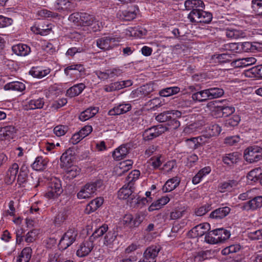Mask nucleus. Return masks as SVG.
Instances as JSON below:
<instances>
[{
	"mask_svg": "<svg viewBox=\"0 0 262 262\" xmlns=\"http://www.w3.org/2000/svg\"><path fill=\"white\" fill-rule=\"evenodd\" d=\"M262 177L261 169L257 168L251 170L247 174V178L249 180L255 182L258 180L261 181Z\"/></svg>",
	"mask_w": 262,
	"mask_h": 262,
	"instance_id": "49530a36",
	"label": "nucleus"
},
{
	"mask_svg": "<svg viewBox=\"0 0 262 262\" xmlns=\"http://www.w3.org/2000/svg\"><path fill=\"white\" fill-rule=\"evenodd\" d=\"M215 232H216V235H217L219 237L220 243L225 241L230 236V232L223 228L216 229Z\"/></svg>",
	"mask_w": 262,
	"mask_h": 262,
	"instance_id": "864d4df0",
	"label": "nucleus"
},
{
	"mask_svg": "<svg viewBox=\"0 0 262 262\" xmlns=\"http://www.w3.org/2000/svg\"><path fill=\"white\" fill-rule=\"evenodd\" d=\"M74 160V151L71 148L68 149L60 157V167L67 168L72 164Z\"/></svg>",
	"mask_w": 262,
	"mask_h": 262,
	"instance_id": "f3484780",
	"label": "nucleus"
},
{
	"mask_svg": "<svg viewBox=\"0 0 262 262\" xmlns=\"http://www.w3.org/2000/svg\"><path fill=\"white\" fill-rule=\"evenodd\" d=\"M202 124L200 122H194L187 126L184 128L183 133L186 135H190L194 134L201 129Z\"/></svg>",
	"mask_w": 262,
	"mask_h": 262,
	"instance_id": "79ce46f5",
	"label": "nucleus"
},
{
	"mask_svg": "<svg viewBox=\"0 0 262 262\" xmlns=\"http://www.w3.org/2000/svg\"><path fill=\"white\" fill-rule=\"evenodd\" d=\"M118 41L113 36H104L97 39L96 45L103 51L110 50L115 47L116 42Z\"/></svg>",
	"mask_w": 262,
	"mask_h": 262,
	"instance_id": "9b49d317",
	"label": "nucleus"
},
{
	"mask_svg": "<svg viewBox=\"0 0 262 262\" xmlns=\"http://www.w3.org/2000/svg\"><path fill=\"white\" fill-rule=\"evenodd\" d=\"M245 159L250 163L256 162L262 159V147L254 145L244 151Z\"/></svg>",
	"mask_w": 262,
	"mask_h": 262,
	"instance_id": "0eeeda50",
	"label": "nucleus"
},
{
	"mask_svg": "<svg viewBox=\"0 0 262 262\" xmlns=\"http://www.w3.org/2000/svg\"><path fill=\"white\" fill-rule=\"evenodd\" d=\"M216 101H211L206 105V107L212 113H216L214 114L216 117H228L235 112V108L232 106H216Z\"/></svg>",
	"mask_w": 262,
	"mask_h": 262,
	"instance_id": "39448f33",
	"label": "nucleus"
},
{
	"mask_svg": "<svg viewBox=\"0 0 262 262\" xmlns=\"http://www.w3.org/2000/svg\"><path fill=\"white\" fill-rule=\"evenodd\" d=\"M239 155L237 152H232L225 154L222 157V161L224 164L231 166L238 162Z\"/></svg>",
	"mask_w": 262,
	"mask_h": 262,
	"instance_id": "c756f323",
	"label": "nucleus"
},
{
	"mask_svg": "<svg viewBox=\"0 0 262 262\" xmlns=\"http://www.w3.org/2000/svg\"><path fill=\"white\" fill-rule=\"evenodd\" d=\"M180 91V88L178 86H172L161 90L159 93L160 96L162 97H169L170 96L178 94Z\"/></svg>",
	"mask_w": 262,
	"mask_h": 262,
	"instance_id": "a18cd8bd",
	"label": "nucleus"
},
{
	"mask_svg": "<svg viewBox=\"0 0 262 262\" xmlns=\"http://www.w3.org/2000/svg\"><path fill=\"white\" fill-rule=\"evenodd\" d=\"M103 202V199L102 198H97L91 201L86 206L85 213L90 214L96 211L100 206L102 205Z\"/></svg>",
	"mask_w": 262,
	"mask_h": 262,
	"instance_id": "a878e982",
	"label": "nucleus"
},
{
	"mask_svg": "<svg viewBox=\"0 0 262 262\" xmlns=\"http://www.w3.org/2000/svg\"><path fill=\"white\" fill-rule=\"evenodd\" d=\"M180 179L177 177H173L168 180L163 187V191L165 192H170L176 188L180 184Z\"/></svg>",
	"mask_w": 262,
	"mask_h": 262,
	"instance_id": "bb28decb",
	"label": "nucleus"
},
{
	"mask_svg": "<svg viewBox=\"0 0 262 262\" xmlns=\"http://www.w3.org/2000/svg\"><path fill=\"white\" fill-rule=\"evenodd\" d=\"M49 160L42 156L37 157L32 164V168L37 171H42L47 167Z\"/></svg>",
	"mask_w": 262,
	"mask_h": 262,
	"instance_id": "4be33fe9",
	"label": "nucleus"
},
{
	"mask_svg": "<svg viewBox=\"0 0 262 262\" xmlns=\"http://www.w3.org/2000/svg\"><path fill=\"white\" fill-rule=\"evenodd\" d=\"M153 91L152 85L150 84H147L132 91L130 94V97L132 98H142L148 96Z\"/></svg>",
	"mask_w": 262,
	"mask_h": 262,
	"instance_id": "4468645a",
	"label": "nucleus"
},
{
	"mask_svg": "<svg viewBox=\"0 0 262 262\" xmlns=\"http://www.w3.org/2000/svg\"><path fill=\"white\" fill-rule=\"evenodd\" d=\"M37 15L38 16V18L49 17L56 18L58 16V14L57 13L45 9L38 11Z\"/></svg>",
	"mask_w": 262,
	"mask_h": 262,
	"instance_id": "603ef678",
	"label": "nucleus"
},
{
	"mask_svg": "<svg viewBox=\"0 0 262 262\" xmlns=\"http://www.w3.org/2000/svg\"><path fill=\"white\" fill-rule=\"evenodd\" d=\"M133 192V186L129 187L128 184L127 185H124L118 192V196L120 199H126L128 197L131 196Z\"/></svg>",
	"mask_w": 262,
	"mask_h": 262,
	"instance_id": "58836bf2",
	"label": "nucleus"
},
{
	"mask_svg": "<svg viewBox=\"0 0 262 262\" xmlns=\"http://www.w3.org/2000/svg\"><path fill=\"white\" fill-rule=\"evenodd\" d=\"M226 35L227 37L231 39L244 38L246 36L245 33L243 31L233 29H226Z\"/></svg>",
	"mask_w": 262,
	"mask_h": 262,
	"instance_id": "37998d69",
	"label": "nucleus"
},
{
	"mask_svg": "<svg viewBox=\"0 0 262 262\" xmlns=\"http://www.w3.org/2000/svg\"><path fill=\"white\" fill-rule=\"evenodd\" d=\"M32 250L30 247L24 248L19 255L17 262H29L32 256Z\"/></svg>",
	"mask_w": 262,
	"mask_h": 262,
	"instance_id": "a19ab883",
	"label": "nucleus"
},
{
	"mask_svg": "<svg viewBox=\"0 0 262 262\" xmlns=\"http://www.w3.org/2000/svg\"><path fill=\"white\" fill-rule=\"evenodd\" d=\"M14 53L18 56H26L31 52V48L26 44L19 43L12 48Z\"/></svg>",
	"mask_w": 262,
	"mask_h": 262,
	"instance_id": "393cba45",
	"label": "nucleus"
},
{
	"mask_svg": "<svg viewBox=\"0 0 262 262\" xmlns=\"http://www.w3.org/2000/svg\"><path fill=\"white\" fill-rule=\"evenodd\" d=\"M256 59L254 57H246L234 60L235 64L237 67L244 68L254 64Z\"/></svg>",
	"mask_w": 262,
	"mask_h": 262,
	"instance_id": "c9c22d12",
	"label": "nucleus"
},
{
	"mask_svg": "<svg viewBox=\"0 0 262 262\" xmlns=\"http://www.w3.org/2000/svg\"><path fill=\"white\" fill-rule=\"evenodd\" d=\"M64 73L75 81L85 74V69L81 64H73L67 67L64 70Z\"/></svg>",
	"mask_w": 262,
	"mask_h": 262,
	"instance_id": "6e6552de",
	"label": "nucleus"
},
{
	"mask_svg": "<svg viewBox=\"0 0 262 262\" xmlns=\"http://www.w3.org/2000/svg\"><path fill=\"white\" fill-rule=\"evenodd\" d=\"M103 183L101 180L88 183L83 186L77 194L79 199H86L93 197L96 194L97 191L102 186Z\"/></svg>",
	"mask_w": 262,
	"mask_h": 262,
	"instance_id": "f257e3e1",
	"label": "nucleus"
},
{
	"mask_svg": "<svg viewBox=\"0 0 262 262\" xmlns=\"http://www.w3.org/2000/svg\"><path fill=\"white\" fill-rule=\"evenodd\" d=\"M214 59H217V62L220 63L234 61V54L227 52L226 53L216 54L214 55Z\"/></svg>",
	"mask_w": 262,
	"mask_h": 262,
	"instance_id": "e433bc0d",
	"label": "nucleus"
},
{
	"mask_svg": "<svg viewBox=\"0 0 262 262\" xmlns=\"http://www.w3.org/2000/svg\"><path fill=\"white\" fill-rule=\"evenodd\" d=\"M86 86L84 83H79L68 89L66 92L67 96L72 98L80 95Z\"/></svg>",
	"mask_w": 262,
	"mask_h": 262,
	"instance_id": "b1692460",
	"label": "nucleus"
},
{
	"mask_svg": "<svg viewBox=\"0 0 262 262\" xmlns=\"http://www.w3.org/2000/svg\"><path fill=\"white\" fill-rule=\"evenodd\" d=\"M185 210L182 208L174 209L170 214L171 220H177L182 217L184 214Z\"/></svg>",
	"mask_w": 262,
	"mask_h": 262,
	"instance_id": "680f3d73",
	"label": "nucleus"
},
{
	"mask_svg": "<svg viewBox=\"0 0 262 262\" xmlns=\"http://www.w3.org/2000/svg\"><path fill=\"white\" fill-rule=\"evenodd\" d=\"M205 4L202 0H186L184 2L185 10L191 11L205 8Z\"/></svg>",
	"mask_w": 262,
	"mask_h": 262,
	"instance_id": "412c9836",
	"label": "nucleus"
},
{
	"mask_svg": "<svg viewBox=\"0 0 262 262\" xmlns=\"http://www.w3.org/2000/svg\"><path fill=\"white\" fill-rule=\"evenodd\" d=\"M133 162L132 160H125L120 162L116 168V170L118 175H121L123 173L127 171L132 168Z\"/></svg>",
	"mask_w": 262,
	"mask_h": 262,
	"instance_id": "f704fd0d",
	"label": "nucleus"
},
{
	"mask_svg": "<svg viewBox=\"0 0 262 262\" xmlns=\"http://www.w3.org/2000/svg\"><path fill=\"white\" fill-rule=\"evenodd\" d=\"M19 165L16 163H13L8 168L6 175V181L8 184L13 182L18 173Z\"/></svg>",
	"mask_w": 262,
	"mask_h": 262,
	"instance_id": "2eb2a0df",
	"label": "nucleus"
},
{
	"mask_svg": "<svg viewBox=\"0 0 262 262\" xmlns=\"http://www.w3.org/2000/svg\"><path fill=\"white\" fill-rule=\"evenodd\" d=\"M207 89L198 91L192 94L191 98L195 102H203L210 100Z\"/></svg>",
	"mask_w": 262,
	"mask_h": 262,
	"instance_id": "c85d7f7f",
	"label": "nucleus"
},
{
	"mask_svg": "<svg viewBox=\"0 0 262 262\" xmlns=\"http://www.w3.org/2000/svg\"><path fill=\"white\" fill-rule=\"evenodd\" d=\"M241 120L238 115H234L227 119L225 121V126L227 127H234L238 125Z\"/></svg>",
	"mask_w": 262,
	"mask_h": 262,
	"instance_id": "13d9d810",
	"label": "nucleus"
},
{
	"mask_svg": "<svg viewBox=\"0 0 262 262\" xmlns=\"http://www.w3.org/2000/svg\"><path fill=\"white\" fill-rule=\"evenodd\" d=\"M108 229V226L106 224H103L99 228L96 229V230L93 233L92 237H93V238H96L100 237L107 231Z\"/></svg>",
	"mask_w": 262,
	"mask_h": 262,
	"instance_id": "052dcab7",
	"label": "nucleus"
},
{
	"mask_svg": "<svg viewBox=\"0 0 262 262\" xmlns=\"http://www.w3.org/2000/svg\"><path fill=\"white\" fill-rule=\"evenodd\" d=\"M15 133L13 126L9 125L0 128V140H9L13 138Z\"/></svg>",
	"mask_w": 262,
	"mask_h": 262,
	"instance_id": "5701e85b",
	"label": "nucleus"
},
{
	"mask_svg": "<svg viewBox=\"0 0 262 262\" xmlns=\"http://www.w3.org/2000/svg\"><path fill=\"white\" fill-rule=\"evenodd\" d=\"M215 229L207 232L205 236V241L210 244H215L220 243L219 237L216 235Z\"/></svg>",
	"mask_w": 262,
	"mask_h": 262,
	"instance_id": "c03bdc74",
	"label": "nucleus"
},
{
	"mask_svg": "<svg viewBox=\"0 0 262 262\" xmlns=\"http://www.w3.org/2000/svg\"><path fill=\"white\" fill-rule=\"evenodd\" d=\"M262 207V196H257L244 203L242 208L246 210H254Z\"/></svg>",
	"mask_w": 262,
	"mask_h": 262,
	"instance_id": "dca6fc26",
	"label": "nucleus"
},
{
	"mask_svg": "<svg viewBox=\"0 0 262 262\" xmlns=\"http://www.w3.org/2000/svg\"><path fill=\"white\" fill-rule=\"evenodd\" d=\"M93 248V243L91 240L85 241L80 246L77 251V255L84 257L88 255Z\"/></svg>",
	"mask_w": 262,
	"mask_h": 262,
	"instance_id": "6ab92c4d",
	"label": "nucleus"
},
{
	"mask_svg": "<svg viewBox=\"0 0 262 262\" xmlns=\"http://www.w3.org/2000/svg\"><path fill=\"white\" fill-rule=\"evenodd\" d=\"M80 25L87 27L90 32H96L102 27L101 23L100 24L94 16L86 13H81Z\"/></svg>",
	"mask_w": 262,
	"mask_h": 262,
	"instance_id": "7ed1b4c3",
	"label": "nucleus"
},
{
	"mask_svg": "<svg viewBox=\"0 0 262 262\" xmlns=\"http://www.w3.org/2000/svg\"><path fill=\"white\" fill-rule=\"evenodd\" d=\"M238 185L237 181L235 180H229L222 183L220 186V191L224 192L225 191H230L232 188H234Z\"/></svg>",
	"mask_w": 262,
	"mask_h": 262,
	"instance_id": "3c124183",
	"label": "nucleus"
},
{
	"mask_svg": "<svg viewBox=\"0 0 262 262\" xmlns=\"http://www.w3.org/2000/svg\"><path fill=\"white\" fill-rule=\"evenodd\" d=\"M39 234V230L33 229L29 231L25 236V241L28 243H33L37 238Z\"/></svg>",
	"mask_w": 262,
	"mask_h": 262,
	"instance_id": "4d7b16f0",
	"label": "nucleus"
},
{
	"mask_svg": "<svg viewBox=\"0 0 262 262\" xmlns=\"http://www.w3.org/2000/svg\"><path fill=\"white\" fill-rule=\"evenodd\" d=\"M207 89L210 99L220 98L224 94V90L221 88L214 87Z\"/></svg>",
	"mask_w": 262,
	"mask_h": 262,
	"instance_id": "09e8293b",
	"label": "nucleus"
},
{
	"mask_svg": "<svg viewBox=\"0 0 262 262\" xmlns=\"http://www.w3.org/2000/svg\"><path fill=\"white\" fill-rule=\"evenodd\" d=\"M51 72V69L47 68L43 69L39 67H33L29 72V73L34 77L42 78Z\"/></svg>",
	"mask_w": 262,
	"mask_h": 262,
	"instance_id": "2f4dec72",
	"label": "nucleus"
},
{
	"mask_svg": "<svg viewBox=\"0 0 262 262\" xmlns=\"http://www.w3.org/2000/svg\"><path fill=\"white\" fill-rule=\"evenodd\" d=\"M161 156L158 155L157 156H154L150 158L149 163L154 169H157L161 165L162 162L161 160Z\"/></svg>",
	"mask_w": 262,
	"mask_h": 262,
	"instance_id": "0e129e2a",
	"label": "nucleus"
},
{
	"mask_svg": "<svg viewBox=\"0 0 262 262\" xmlns=\"http://www.w3.org/2000/svg\"><path fill=\"white\" fill-rule=\"evenodd\" d=\"M161 250V247L159 245H151L148 247L144 252V257L146 259H149L152 262H156V258Z\"/></svg>",
	"mask_w": 262,
	"mask_h": 262,
	"instance_id": "aec40b11",
	"label": "nucleus"
},
{
	"mask_svg": "<svg viewBox=\"0 0 262 262\" xmlns=\"http://www.w3.org/2000/svg\"><path fill=\"white\" fill-rule=\"evenodd\" d=\"M167 130L166 126L162 125L154 126L146 129L143 134V139L146 141L152 140Z\"/></svg>",
	"mask_w": 262,
	"mask_h": 262,
	"instance_id": "9d476101",
	"label": "nucleus"
},
{
	"mask_svg": "<svg viewBox=\"0 0 262 262\" xmlns=\"http://www.w3.org/2000/svg\"><path fill=\"white\" fill-rule=\"evenodd\" d=\"M138 11V9L135 6H131L126 9L120 10L117 13V16L120 19L130 21L136 17Z\"/></svg>",
	"mask_w": 262,
	"mask_h": 262,
	"instance_id": "f8f14e48",
	"label": "nucleus"
},
{
	"mask_svg": "<svg viewBox=\"0 0 262 262\" xmlns=\"http://www.w3.org/2000/svg\"><path fill=\"white\" fill-rule=\"evenodd\" d=\"M210 229V225L207 223H204L194 227L188 233L189 236L191 238L200 237L207 233Z\"/></svg>",
	"mask_w": 262,
	"mask_h": 262,
	"instance_id": "ddd939ff",
	"label": "nucleus"
},
{
	"mask_svg": "<svg viewBox=\"0 0 262 262\" xmlns=\"http://www.w3.org/2000/svg\"><path fill=\"white\" fill-rule=\"evenodd\" d=\"M230 211V208L228 207L220 208L212 211L210 216L212 219H221L227 216Z\"/></svg>",
	"mask_w": 262,
	"mask_h": 262,
	"instance_id": "473e14b6",
	"label": "nucleus"
},
{
	"mask_svg": "<svg viewBox=\"0 0 262 262\" xmlns=\"http://www.w3.org/2000/svg\"><path fill=\"white\" fill-rule=\"evenodd\" d=\"M71 5V2L69 0H56L54 7L55 10L60 12L70 9Z\"/></svg>",
	"mask_w": 262,
	"mask_h": 262,
	"instance_id": "4c0bfd02",
	"label": "nucleus"
},
{
	"mask_svg": "<svg viewBox=\"0 0 262 262\" xmlns=\"http://www.w3.org/2000/svg\"><path fill=\"white\" fill-rule=\"evenodd\" d=\"M68 130V126L62 125H57L54 128V133L58 137L64 135Z\"/></svg>",
	"mask_w": 262,
	"mask_h": 262,
	"instance_id": "69168bd1",
	"label": "nucleus"
},
{
	"mask_svg": "<svg viewBox=\"0 0 262 262\" xmlns=\"http://www.w3.org/2000/svg\"><path fill=\"white\" fill-rule=\"evenodd\" d=\"M127 34L135 37H141L146 35V30L141 27L129 28L127 30Z\"/></svg>",
	"mask_w": 262,
	"mask_h": 262,
	"instance_id": "de8ad7c7",
	"label": "nucleus"
},
{
	"mask_svg": "<svg viewBox=\"0 0 262 262\" xmlns=\"http://www.w3.org/2000/svg\"><path fill=\"white\" fill-rule=\"evenodd\" d=\"M122 222L126 226L135 227V226H133V224H134V217L130 214H125L122 219Z\"/></svg>",
	"mask_w": 262,
	"mask_h": 262,
	"instance_id": "774afa93",
	"label": "nucleus"
},
{
	"mask_svg": "<svg viewBox=\"0 0 262 262\" xmlns=\"http://www.w3.org/2000/svg\"><path fill=\"white\" fill-rule=\"evenodd\" d=\"M222 130L221 127L217 124H211L207 127V132L210 136L219 135Z\"/></svg>",
	"mask_w": 262,
	"mask_h": 262,
	"instance_id": "6e6d98bb",
	"label": "nucleus"
},
{
	"mask_svg": "<svg viewBox=\"0 0 262 262\" xmlns=\"http://www.w3.org/2000/svg\"><path fill=\"white\" fill-rule=\"evenodd\" d=\"M252 8L257 15H262V0H252Z\"/></svg>",
	"mask_w": 262,
	"mask_h": 262,
	"instance_id": "bf43d9fd",
	"label": "nucleus"
},
{
	"mask_svg": "<svg viewBox=\"0 0 262 262\" xmlns=\"http://www.w3.org/2000/svg\"><path fill=\"white\" fill-rule=\"evenodd\" d=\"M117 235V232L114 230L109 231L104 236V245L112 248V245L116 241Z\"/></svg>",
	"mask_w": 262,
	"mask_h": 262,
	"instance_id": "ea45409f",
	"label": "nucleus"
},
{
	"mask_svg": "<svg viewBox=\"0 0 262 262\" xmlns=\"http://www.w3.org/2000/svg\"><path fill=\"white\" fill-rule=\"evenodd\" d=\"M99 111L98 107H90L81 113L79 119L82 121H86L94 117Z\"/></svg>",
	"mask_w": 262,
	"mask_h": 262,
	"instance_id": "7c9ffc66",
	"label": "nucleus"
},
{
	"mask_svg": "<svg viewBox=\"0 0 262 262\" xmlns=\"http://www.w3.org/2000/svg\"><path fill=\"white\" fill-rule=\"evenodd\" d=\"M190 21L196 24H209L212 19L211 13L203 10V9L190 11L188 15Z\"/></svg>",
	"mask_w": 262,
	"mask_h": 262,
	"instance_id": "f03ea898",
	"label": "nucleus"
},
{
	"mask_svg": "<svg viewBox=\"0 0 262 262\" xmlns=\"http://www.w3.org/2000/svg\"><path fill=\"white\" fill-rule=\"evenodd\" d=\"M62 191L60 180L58 178H53L48 184L45 196L48 199H54L58 198Z\"/></svg>",
	"mask_w": 262,
	"mask_h": 262,
	"instance_id": "20e7f679",
	"label": "nucleus"
},
{
	"mask_svg": "<svg viewBox=\"0 0 262 262\" xmlns=\"http://www.w3.org/2000/svg\"><path fill=\"white\" fill-rule=\"evenodd\" d=\"M140 175V172L138 170H134L129 173L126 180L129 187H132L133 186V182L139 179Z\"/></svg>",
	"mask_w": 262,
	"mask_h": 262,
	"instance_id": "8fccbe9b",
	"label": "nucleus"
},
{
	"mask_svg": "<svg viewBox=\"0 0 262 262\" xmlns=\"http://www.w3.org/2000/svg\"><path fill=\"white\" fill-rule=\"evenodd\" d=\"M77 232L74 229L68 230L61 238L58 247L60 249L65 250L70 246L76 240Z\"/></svg>",
	"mask_w": 262,
	"mask_h": 262,
	"instance_id": "1a4fd4ad",
	"label": "nucleus"
},
{
	"mask_svg": "<svg viewBox=\"0 0 262 262\" xmlns=\"http://www.w3.org/2000/svg\"><path fill=\"white\" fill-rule=\"evenodd\" d=\"M45 103L43 97H36L35 93L31 92L29 97L26 99L23 104L25 110H34L43 108Z\"/></svg>",
	"mask_w": 262,
	"mask_h": 262,
	"instance_id": "423d86ee",
	"label": "nucleus"
},
{
	"mask_svg": "<svg viewBox=\"0 0 262 262\" xmlns=\"http://www.w3.org/2000/svg\"><path fill=\"white\" fill-rule=\"evenodd\" d=\"M80 172V169L76 166H73L67 171V176L70 179H73L79 175Z\"/></svg>",
	"mask_w": 262,
	"mask_h": 262,
	"instance_id": "338daca9",
	"label": "nucleus"
},
{
	"mask_svg": "<svg viewBox=\"0 0 262 262\" xmlns=\"http://www.w3.org/2000/svg\"><path fill=\"white\" fill-rule=\"evenodd\" d=\"M67 214L65 211H60L54 217V224L56 226H60L67 219Z\"/></svg>",
	"mask_w": 262,
	"mask_h": 262,
	"instance_id": "5fc2aeb1",
	"label": "nucleus"
},
{
	"mask_svg": "<svg viewBox=\"0 0 262 262\" xmlns=\"http://www.w3.org/2000/svg\"><path fill=\"white\" fill-rule=\"evenodd\" d=\"M129 148L127 145H121L113 152V157L116 160H120L128 154Z\"/></svg>",
	"mask_w": 262,
	"mask_h": 262,
	"instance_id": "cd10ccee",
	"label": "nucleus"
},
{
	"mask_svg": "<svg viewBox=\"0 0 262 262\" xmlns=\"http://www.w3.org/2000/svg\"><path fill=\"white\" fill-rule=\"evenodd\" d=\"M169 111L163 112L156 117V120L160 122L168 121L171 119Z\"/></svg>",
	"mask_w": 262,
	"mask_h": 262,
	"instance_id": "e2e57ef3",
	"label": "nucleus"
},
{
	"mask_svg": "<svg viewBox=\"0 0 262 262\" xmlns=\"http://www.w3.org/2000/svg\"><path fill=\"white\" fill-rule=\"evenodd\" d=\"M5 90H12L22 92L25 89L26 86L24 83L19 81H13L6 84L4 86Z\"/></svg>",
	"mask_w": 262,
	"mask_h": 262,
	"instance_id": "72a5a7b5",
	"label": "nucleus"
},
{
	"mask_svg": "<svg viewBox=\"0 0 262 262\" xmlns=\"http://www.w3.org/2000/svg\"><path fill=\"white\" fill-rule=\"evenodd\" d=\"M132 108V105L128 103H122L114 106L110 110L108 113L110 116L119 115L125 114L129 111Z\"/></svg>",
	"mask_w": 262,
	"mask_h": 262,
	"instance_id": "a211bd4d",
	"label": "nucleus"
}]
</instances>
